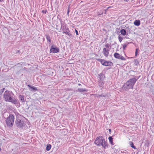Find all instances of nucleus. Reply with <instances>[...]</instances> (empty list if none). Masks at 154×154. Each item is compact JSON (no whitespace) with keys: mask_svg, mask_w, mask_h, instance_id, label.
Instances as JSON below:
<instances>
[{"mask_svg":"<svg viewBox=\"0 0 154 154\" xmlns=\"http://www.w3.org/2000/svg\"><path fill=\"white\" fill-rule=\"evenodd\" d=\"M63 33H65L66 35H68L69 37H71L72 36V35L70 33L68 32V31H63Z\"/></svg>","mask_w":154,"mask_h":154,"instance_id":"obj_18","label":"nucleus"},{"mask_svg":"<svg viewBox=\"0 0 154 154\" xmlns=\"http://www.w3.org/2000/svg\"><path fill=\"white\" fill-rule=\"evenodd\" d=\"M112 63L109 61H105L103 63V65L108 66H111Z\"/></svg>","mask_w":154,"mask_h":154,"instance_id":"obj_10","label":"nucleus"},{"mask_svg":"<svg viewBox=\"0 0 154 154\" xmlns=\"http://www.w3.org/2000/svg\"><path fill=\"white\" fill-rule=\"evenodd\" d=\"M5 90V88H3L2 89H1V92L2 93H3V92H4V90Z\"/></svg>","mask_w":154,"mask_h":154,"instance_id":"obj_27","label":"nucleus"},{"mask_svg":"<svg viewBox=\"0 0 154 154\" xmlns=\"http://www.w3.org/2000/svg\"><path fill=\"white\" fill-rule=\"evenodd\" d=\"M138 51V49L137 48L136 50V51H135V55L136 56H137Z\"/></svg>","mask_w":154,"mask_h":154,"instance_id":"obj_24","label":"nucleus"},{"mask_svg":"<svg viewBox=\"0 0 154 154\" xmlns=\"http://www.w3.org/2000/svg\"><path fill=\"white\" fill-rule=\"evenodd\" d=\"M51 145L50 144L48 145L46 147V149L47 151H49L51 148Z\"/></svg>","mask_w":154,"mask_h":154,"instance_id":"obj_20","label":"nucleus"},{"mask_svg":"<svg viewBox=\"0 0 154 154\" xmlns=\"http://www.w3.org/2000/svg\"><path fill=\"white\" fill-rule=\"evenodd\" d=\"M127 46V45L125 44L123 46V48L124 50H125Z\"/></svg>","mask_w":154,"mask_h":154,"instance_id":"obj_25","label":"nucleus"},{"mask_svg":"<svg viewBox=\"0 0 154 154\" xmlns=\"http://www.w3.org/2000/svg\"><path fill=\"white\" fill-rule=\"evenodd\" d=\"M120 32L122 35H125L126 34V32L125 29H123L121 30Z\"/></svg>","mask_w":154,"mask_h":154,"instance_id":"obj_13","label":"nucleus"},{"mask_svg":"<svg viewBox=\"0 0 154 154\" xmlns=\"http://www.w3.org/2000/svg\"><path fill=\"white\" fill-rule=\"evenodd\" d=\"M105 46L106 48H109L110 47V45L108 43L106 44H105Z\"/></svg>","mask_w":154,"mask_h":154,"instance_id":"obj_23","label":"nucleus"},{"mask_svg":"<svg viewBox=\"0 0 154 154\" xmlns=\"http://www.w3.org/2000/svg\"><path fill=\"white\" fill-rule=\"evenodd\" d=\"M46 38L47 41L49 42V43H50L51 42V40L50 36L48 35H47L46 36Z\"/></svg>","mask_w":154,"mask_h":154,"instance_id":"obj_19","label":"nucleus"},{"mask_svg":"<svg viewBox=\"0 0 154 154\" xmlns=\"http://www.w3.org/2000/svg\"><path fill=\"white\" fill-rule=\"evenodd\" d=\"M78 91L79 92H86L87 91V90L85 88H79L78 89Z\"/></svg>","mask_w":154,"mask_h":154,"instance_id":"obj_12","label":"nucleus"},{"mask_svg":"<svg viewBox=\"0 0 154 154\" xmlns=\"http://www.w3.org/2000/svg\"><path fill=\"white\" fill-rule=\"evenodd\" d=\"M111 131V129H109V131Z\"/></svg>","mask_w":154,"mask_h":154,"instance_id":"obj_34","label":"nucleus"},{"mask_svg":"<svg viewBox=\"0 0 154 154\" xmlns=\"http://www.w3.org/2000/svg\"><path fill=\"white\" fill-rule=\"evenodd\" d=\"M129 144L130 146L132 148H133L134 149H136V147L135 146H134L133 143L131 141H130L129 142Z\"/></svg>","mask_w":154,"mask_h":154,"instance_id":"obj_17","label":"nucleus"},{"mask_svg":"<svg viewBox=\"0 0 154 154\" xmlns=\"http://www.w3.org/2000/svg\"><path fill=\"white\" fill-rule=\"evenodd\" d=\"M75 32L76 33V34L77 35H78L79 34H78V31H77V30L75 29Z\"/></svg>","mask_w":154,"mask_h":154,"instance_id":"obj_29","label":"nucleus"},{"mask_svg":"<svg viewBox=\"0 0 154 154\" xmlns=\"http://www.w3.org/2000/svg\"><path fill=\"white\" fill-rule=\"evenodd\" d=\"M94 143L98 146L101 145L104 149L107 147V143L105 139L103 138L102 137H97L94 141Z\"/></svg>","mask_w":154,"mask_h":154,"instance_id":"obj_2","label":"nucleus"},{"mask_svg":"<svg viewBox=\"0 0 154 154\" xmlns=\"http://www.w3.org/2000/svg\"><path fill=\"white\" fill-rule=\"evenodd\" d=\"M134 62L137 64H138L139 63L138 60L137 59H135L134 60Z\"/></svg>","mask_w":154,"mask_h":154,"instance_id":"obj_26","label":"nucleus"},{"mask_svg":"<svg viewBox=\"0 0 154 154\" xmlns=\"http://www.w3.org/2000/svg\"><path fill=\"white\" fill-rule=\"evenodd\" d=\"M47 12V11L46 10H42V12L43 13H44L45 14Z\"/></svg>","mask_w":154,"mask_h":154,"instance_id":"obj_28","label":"nucleus"},{"mask_svg":"<svg viewBox=\"0 0 154 154\" xmlns=\"http://www.w3.org/2000/svg\"><path fill=\"white\" fill-rule=\"evenodd\" d=\"M78 85H79V86H81V84H78Z\"/></svg>","mask_w":154,"mask_h":154,"instance_id":"obj_32","label":"nucleus"},{"mask_svg":"<svg viewBox=\"0 0 154 154\" xmlns=\"http://www.w3.org/2000/svg\"><path fill=\"white\" fill-rule=\"evenodd\" d=\"M14 119V116L12 115H10L6 120L7 125L9 127L12 126Z\"/></svg>","mask_w":154,"mask_h":154,"instance_id":"obj_4","label":"nucleus"},{"mask_svg":"<svg viewBox=\"0 0 154 154\" xmlns=\"http://www.w3.org/2000/svg\"><path fill=\"white\" fill-rule=\"evenodd\" d=\"M19 99L22 102H24V96L23 95H20L19 96Z\"/></svg>","mask_w":154,"mask_h":154,"instance_id":"obj_14","label":"nucleus"},{"mask_svg":"<svg viewBox=\"0 0 154 154\" xmlns=\"http://www.w3.org/2000/svg\"><path fill=\"white\" fill-rule=\"evenodd\" d=\"M134 24L136 26H139L140 24V21L139 20H135L134 23Z\"/></svg>","mask_w":154,"mask_h":154,"instance_id":"obj_11","label":"nucleus"},{"mask_svg":"<svg viewBox=\"0 0 154 154\" xmlns=\"http://www.w3.org/2000/svg\"><path fill=\"white\" fill-rule=\"evenodd\" d=\"M98 60L100 61L101 63L103 65V63L105 62V61L103 60L102 59H99Z\"/></svg>","mask_w":154,"mask_h":154,"instance_id":"obj_22","label":"nucleus"},{"mask_svg":"<svg viewBox=\"0 0 154 154\" xmlns=\"http://www.w3.org/2000/svg\"><path fill=\"white\" fill-rule=\"evenodd\" d=\"M137 81L135 78L131 79L128 81L124 85V88L126 91L129 89H133V86Z\"/></svg>","mask_w":154,"mask_h":154,"instance_id":"obj_3","label":"nucleus"},{"mask_svg":"<svg viewBox=\"0 0 154 154\" xmlns=\"http://www.w3.org/2000/svg\"><path fill=\"white\" fill-rule=\"evenodd\" d=\"M99 96H100V97H102V96H103H103H102V95H99Z\"/></svg>","mask_w":154,"mask_h":154,"instance_id":"obj_33","label":"nucleus"},{"mask_svg":"<svg viewBox=\"0 0 154 154\" xmlns=\"http://www.w3.org/2000/svg\"><path fill=\"white\" fill-rule=\"evenodd\" d=\"M18 52H20V51L18 50Z\"/></svg>","mask_w":154,"mask_h":154,"instance_id":"obj_35","label":"nucleus"},{"mask_svg":"<svg viewBox=\"0 0 154 154\" xmlns=\"http://www.w3.org/2000/svg\"><path fill=\"white\" fill-rule=\"evenodd\" d=\"M98 78L99 80V85L100 87H103L104 83L103 81L105 78L104 75L103 74H99L98 75Z\"/></svg>","mask_w":154,"mask_h":154,"instance_id":"obj_5","label":"nucleus"},{"mask_svg":"<svg viewBox=\"0 0 154 154\" xmlns=\"http://www.w3.org/2000/svg\"><path fill=\"white\" fill-rule=\"evenodd\" d=\"M109 50L104 48L103 49L102 53L104 54V55L107 57L109 55Z\"/></svg>","mask_w":154,"mask_h":154,"instance_id":"obj_9","label":"nucleus"},{"mask_svg":"<svg viewBox=\"0 0 154 154\" xmlns=\"http://www.w3.org/2000/svg\"><path fill=\"white\" fill-rule=\"evenodd\" d=\"M114 57L119 59H120L122 60H125V59L124 57L122 56V55H120L119 54L117 53H115L114 54Z\"/></svg>","mask_w":154,"mask_h":154,"instance_id":"obj_8","label":"nucleus"},{"mask_svg":"<svg viewBox=\"0 0 154 154\" xmlns=\"http://www.w3.org/2000/svg\"><path fill=\"white\" fill-rule=\"evenodd\" d=\"M108 139L109 140V142L112 145H113V138L112 137L110 136L109 137Z\"/></svg>","mask_w":154,"mask_h":154,"instance_id":"obj_15","label":"nucleus"},{"mask_svg":"<svg viewBox=\"0 0 154 154\" xmlns=\"http://www.w3.org/2000/svg\"><path fill=\"white\" fill-rule=\"evenodd\" d=\"M111 7H108L107 8V9H109V8H111Z\"/></svg>","mask_w":154,"mask_h":154,"instance_id":"obj_31","label":"nucleus"},{"mask_svg":"<svg viewBox=\"0 0 154 154\" xmlns=\"http://www.w3.org/2000/svg\"><path fill=\"white\" fill-rule=\"evenodd\" d=\"M15 123L16 125L20 128H22L24 126V122L19 119L16 120L15 121Z\"/></svg>","mask_w":154,"mask_h":154,"instance_id":"obj_6","label":"nucleus"},{"mask_svg":"<svg viewBox=\"0 0 154 154\" xmlns=\"http://www.w3.org/2000/svg\"><path fill=\"white\" fill-rule=\"evenodd\" d=\"M3 97L6 101L11 102L14 104L17 103V101L16 99L13 97H11L9 91H6L4 92Z\"/></svg>","mask_w":154,"mask_h":154,"instance_id":"obj_1","label":"nucleus"},{"mask_svg":"<svg viewBox=\"0 0 154 154\" xmlns=\"http://www.w3.org/2000/svg\"><path fill=\"white\" fill-rule=\"evenodd\" d=\"M118 39L120 42H121L123 39V38L121 37L120 35H119L118 36Z\"/></svg>","mask_w":154,"mask_h":154,"instance_id":"obj_21","label":"nucleus"},{"mask_svg":"<svg viewBox=\"0 0 154 154\" xmlns=\"http://www.w3.org/2000/svg\"><path fill=\"white\" fill-rule=\"evenodd\" d=\"M69 9H68V12H67V14H69Z\"/></svg>","mask_w":154,"mask_h":154,"instance_id":"obj_30","label":"nucleus"},{"mask_svg":"<svg viewBox=\"0 0 154 154\" xmlns=\"http://www.w3.org/2000/svg\"><path fill=\"white\" fill-rule=\"evenodd\" d=\"M59 50V48L57 47H54L53 46H52L50 50V52L55 53L58 52Z\"/></svg>","mask_w":154,"mask_h":154,"instance_id":"obj_7","label":"nucleus"},{"mask_svg":"<svg viewBox=\"0 0 154 154\" xmlns=\"http://www.w3.org/2000/svg\"><path fill=\"white\" fill-rule=\"evenodd\" d=\"M28 86L29 87L31 88L32 89V90H31V91H36L37 90V89L34 86H31L29 85H28Z\"/></svg>","mask_w":154,"mask_h":154,"instance_id":"obj_16","label":"nucleus"}]
</instances>
